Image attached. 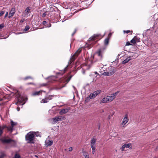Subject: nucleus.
Masks as SVG:
<instances>
[{
    "instance_id": "f257e3e1",
    "label": "nucleus",
    "mask_w": 158,
    "mask_h": 158,
    "mask_svg": "<svg viewBox=\"0 0 158 158\" xmlns=\"http://www.w3.org/2000/svg\"><path fill=\"white\" fill-rule=\"evenodd\" d=\"M35 135L33 133L29 132L27 133L25 136L26 139L27 141V143H33L34 142V138Z\"/></svg>"
},
{
    "instance_id": "f03ea898",
    "label": "nucleus",
    "mask_w": 158,
    "mask_h": 158,
    "mask_svg": "<svg viewBox=\"0 0 158 158\" xmlns=\"http://www.w3.org/2000/svg\"><path fill=\"white\" fill-rule=\"evenodd\" d=\"M109 71L108 72H104L102 73V75L104 76H110L114 74L116 71V68L110 66L109 67Z\"/></svg>"
},
{
    "instance_id": "7ed1b4c3",
    "label": "nucleus",
    "mask_w": 158,
    "mask_h": 158,
    "mask_svg": "<svg viewBox=\"0 0 158 158\" xmlns=\"http://www.w3.org/2000/svg\"><path fill=\"white\" fill-rule=\"evenodd\" d=\"M16 98L18 102L16 103V104H17V103L19 102L21 105H23L25 103L27 100V98L22 97L19 94L17 95Z\"/></svg>"
},
{
    "instance_id": "20e7f679",
    "label": "nucleus",
    "mask_w": 158,
    "mask_h": 158,
    "mask_svg": "<svg viewBox=\"0 0 158 158\" xmlns=\"http://www.w3.org/2000/svg\"><path fill=\"white\" fill-rule=\"evenodd\" d=\"M81 52V48H79L71 56L70 59L69 61V64H71V63L75 60V59Z\"/></svg>"
},
{
    "instance_id": "39448f33",
    "label": "nucleus",
    "mask_w": 158,
    "mask_h": 158,
    "mask_svg": "<svg viewBox=\"0 0 158 158\" xmlns=\"http://www.w3.org/2000/svg\"><path fill=\"white\" fill-rule=\"evenodd\" d=\"M66 119V117L64 116H56L52 118L53 121L52 124H54L56 123L59 121H62Z\"/></svg>"
},
{
    "instance_id": "423d86ee",
    "label": "nucleus",
    "mask_w": 158,
    "mask_h": 158,
    "mask_svg": "<svg viewBox=\"0 0 158 158\" xmlns=\"http://www.w3.org/2000/svg\"><path fill=\"white\" fill-rule=\"evenodd\" d=\"M101 92V90H98L94 92L93 93L90 94L89 95V97H87V99H92L93 98H95L98 94H99Z\"/></svg>"
},
{
    "instance_id": "0eeeda50",
    "label": "nucleus",
    "mask_w": 158,
    "mask_h": 158,
    "mask_svg": "<svg viewBox=\"0 0 158 158\" xmlns=\"http://www.w3.org/2000/svg\"><path fill=\"white\" fill-rule=\"evenodd\" d=\"M11 126H7V130L8 131L12 132L13 130V128L15 126L17 125V123L13 122L12 120L10 121Z\"/></svg>"
},
{
    "instance_id": "6e6552de",
    "label": "nucleus",
    "mask_w": 158,
    "mask_h": 158,
    "mask_svg": "<svg viewBox=\"0 0 158 158\" xmlns=\"http://www.w3.org/2000/svg\"><path fill=\"white\" fill-rule=\"evenodd\" d=\"M152 148L156 151H158V141L157 140L154 141L152 143Z\"/></svg>"
},
{
    "instance_id": "1a4fd4ad",
    "label": "nucleus",
    "mask_w": 158,
    "mask_h": 158,
    "mask_svg": "<svg viewBox=\"0 0 158 158\" xmlns=\"http://www.w3.org/2000/svg\"><path fill=\"white\" fill-rule=\"evenodd\" d=\"M0 140L1 141L2 143H9L11 142H14V141L11 139H0Z\"/></svg>"
},
{
    "instance_id": "9d476101",
    "label": "nucleus",
    "mask_w": 158,
    "mask_h": 158,
    "mask_svg": "<svg viewBox=\"0 0 158 158\" xmlns=\"http://www.w3.org/2000/svg\"><path fill=\"white\" fill-rule=\"evenodd\" d=\"M105 48L103 49H101L97 52L96 53L98 54V56L100 57L102 59V55L103 53L104 50L105 49Z\"/></svg>"
},
{
    "instance_id": "9b49d317",
    "label": "nucleus",
    "mask_w": 158,
    "mask_h": 158,
    "mask_svg": "<svg viewBox=\"0 0 158 158\" xmlns=\"http://www.w3.org/2000/svg\"><path fill=\"white\" fill-rule=\"evenodd\" d=\"M100 34H94L92 37H90L89 40V41H94L100 36Z\"/></svg>"
},
{
    "instance_id": "f8f14e48",
    "label": "nucleus",
    "mask_w": 158,
    "mask_h": 158,
    "mask_svg": "<svg viewBox=\"0 0 158 158\" xmlns=\"http://www.w3.org/2000/svg\"><path fill=\"white\" fill-rule=\"evenodd\" d=\"M69 110V109H63L61 110L59 112V114H60L62 115L66 113L67 112H68Z\"/></svg>"
},
{
    "instance_id": "ddd939ff",
    "label": "nucleus",
    "mask_w": 158,
    "mask_h": 158,
    "mask_svg": "<svg viewBox=\"0 0 158 158\" xmlns=\"http://www.w3.org/2000/svg\"><path fill=\"white\" fill-rule=\"evenodd\" d=\"M106 97L108 102L112 101L114 98V96H112L111 94L110 96H108Z\"/></svg>"
},
{
    "instance_id": "4468645a",
    "label": "nucleus",
    "mask_w": 158,
    "mask_h": 158,
    "mask_svg": "<svg viewBox=\"0 0 158 158\" xmlns=\"http://www.w3.org/2000/svg\"><path fill=\"white\" fill-rule=\"evenodd\" d=\"M5 128H6L7 129V126L6 125H3L2 126H0V137L3 133V130Z\"/></svg>"
},
{
    "instance_id": "2eb2a0df",
    "label": "nucleus",
    "mask_w": 158,
    "mask_h": 158,
    "mask_svg": "<svg viewBox=\"0 0 158 158\" xmlns=\"http://www.w3.org/2000/svg\"><path fill=\"white\" fill-rule=\"evenodd\" d=\"M128 119L127 117V115L126 114L125 115L123 120L122 123L124 125H125L128 122Z\"/></svg>"
},
{
    "instance_id": "dca6fc26",
    "label": "nucleus",
    "mask_w": 158,
    "mask_h": 158,
    "mask_svg": "<svg viewBox=\"0 0 158 158\" xmlns=\"http://www.w3.org/2000/svg\"><path fill=\"white\" fill-rule=\"evenodd\" d=\"M131 56H130L128 57H127L126 59L125 60H124L122 62V64H125L126 63H127L129 61H130V60L131 59Z\"/></svg>"
},
{
    "instance_id": "f3484780",
    "label": "nucleus",
    "mask_w": 158,
    "mask_h": 158,
    "mask_svg": "<svg viewBox=\"0 0 158 158\" xmlns=\"http://www.w3.org/2000/svg\"><path fill=\"white\" fill-rule=\"evenodd\" d=\"M45 143L47 146H51L52 144L53 141L52 140H48V141H46Z\"/></svg>"
},
{
    "instance_id": "a211bd4d",
    "label": "nucleus",
    "mask_w": 158,
    "mask_h": 158,
    "mask_svg": "<svg viewBox=\"0 0 158 158\" xmlns=\"http://www.w3.org/2000/svg\"><path fill=\"white\" fill-rule=\"evenodd\" d=\"M15 13V10H10L9 15V18H10V17L13 16Z\"/></svg>"
},
{
    "instance_id": "6ab92c4d",
    "label": "nucleus",
    "mask_w": 158,
    "mask_h": 158,
    "mask_svg": "<svg viewBox=\"0 0 158 158\" xmlns=\"http://www.w3.org/2000/svg\"><path fill=\"white\" fill-rule=\"evenodd\" d=\"M108 102V101L106 98V97L102 99V100L101 101L100 103H107Z\"/></svg>"
},
{
    "instance_id": "aec40b11",
    "label": "nucleus",
    "mask_w": 158,
    "mask_h": 158,
    "mask_svg": "<svg viewBox=\"0 0 158 158\" xmlns=\"http://www.w3.org/2000/svg\"><path fill=\"white\" fill-rule=\"evenodd\" d=\"M96 139L94 138H92L91 140L90 144L95 145Z\"/></svg>"
},
{
    "instance_id": "412c9836",
    "label": "nucleus",
    "mask_w": 158,
    "mask_h": 158,
    "mask_svg": "<svg viewBox=\"0 0 158 158\" xmlns=\"http://www.w3.org/2000/svg\"><path fill=\"white\" fill-rule=\"evenodd\" d=\"M48 102V101L46 98H45L43 99L40 101L41 103H46Z\"/></svg>"
},
{
    "instance_id": "4be33fe9",
    "label": "nucleus",
    "mask_w": 158,
    "mask_h": 158,
    "mask_svg": "<svg viewBox=\"0 0 158 158\" xmlns=\"http://www.w3.org/2000/svg\"><path fill=\"white\" fill-rule=\"evenodd\" d=\"M40 91H35L32 93V95L33 96L39 95H40Z\"/></svg>"
},
{
    "instance_id": "5701e85b",
    "label": "nucleus",
    "mask_w": 158,
    "mask_h": 158,
    "mask_svg": "<svg viewBox=\"0 0 158 158\" xmlns=\"http://www.w3.org/2000/svg\"><path fill=\"white\" fill-rule=\"evenodd\" d=\"M109 39L108 38L106 39L104 41V44L105 45H107L109 43Z\"/></svg>"
},
{
    "instance_id": "b1692460",
    "label": "nucleus",
    "mask_w": 158,
    "mask_h": 158,
    "mask_svg": "<svg viewBox=\"0 0 158 158\" xmlns=\"http://www.w3.org/2000/svg\"><path fill=\"white\" fill-rule=\"evenodd\" d=\"M134 38L135 40L136 43L140 42V38H139L137 37L136 36H135L134 37Z\"/></svg>"
},
{
    "instance_id": "393cba45",
    "label": "nucleus",
    "mask_w": 158,
    "mask_h": 158,
    "mask_svg": "<svg viewBox=\"0 0 158 158\" xmlns=\"http://www.w3.org/2000/svg\"><path fill=\"white\" fill-rule=\"evenodd\" d=\"M55 96L54 95H49L47 97H46L48 101L49 100H50L52 99V98L51 97H54Z\"/></svg>"
},
{
    "instance_id": "a878e982",
    "label": "nucleus",
    "mask_w": 158,
    "mask_h": 158,
    "mask_svg": "<svg viewBox=\"0 0 158 158\" xmlns=\"http://www.w3.org/2000/svg\"><path fill=\"white\" fill-rule=\"evenodd\" d=\"M135 40L134 38V37L131 40L130 42L132 44H135L136 43Z\"/></svg>"
},
{
    "instance_id": "bb28decb",
    "label": "nucleus",
    "mask_w": 158,
    "mask_h": 158,
    "mask_svg": "<svg viewBox=\"0 0 158 158\" xmlns=\"http://www.w3.org/2000/svg\"><path fill=\"white\" fill-rule=\"evenodd\" d=\"M124 147L126 148H129L130 147V146H131V143H126L124 144ZM132 147V146H131Z\"/></svg>"
},
{
    "instance_id": "cd10ccee",
    "label": "nucleus",
    "mask_w": 158,
    "mask_h": 158,
    "mask_svg": "<svg viewBox=\"0 0 158 158\" xmlns=\"http://www.w3.org/2000/svg\"><path fill=\"white\" fill-rule=\"evenodd\" d=\"M30 27L29 26L27 25L25 26V28L23 30V31H26L28 30L29 29Z\"/></svg>"
},
{
    "instance_id": "c85d7f7f",
    "label": "nucleus",
    "mask_w": 158,
    "mask_h": 158,
    "mask_svg": "<svg viewBox=\"0 0 158 158\" xmlns=\"http://www.w3.org/2000/svg\"><path fill=\"white\" fill-rule=\"evenodd\" d=\"M33 79V78L32 77H31L27 76V77H24L23 78V80H27L28 79Z\"/></svg>"
},
{
    "instance_id": "c756f323",
    "label": "nucleus",
    "mask_w": 158,
    "mask_h": 158,
    "mask_svg": "<svg viewBox=\"0 0 158 158\" xmlns=\"http://www.w3.org/2000/svg\"><path fill=\"white\" fill-rule=\"evenodd\" d=\"M120 92L119 91H118L117 92H115L114 93L111 94L112 96L114 95V98H115L116 96L117 95V94Z\"/></svg>"
},
{
    "instance_id": "7c9ffc66",
    "label": "nucleus",
    "mask_w": 158,
    "mask_h": 158,
    "mask_svg": "<svg viewBox=\"0 0 158 158\" xmlns=\"http://www.w3.org/2000/svg\"><path fill=\"white\" fill-rule=\"evenodd\" d=\"M20 156L19 154L16 153L15 154L14 158H20Z\"/></svg>"
},
{
    "instance_id": "2f4dec72",
    "label": "nucleus",
    "mask_w": 158,
    "mask_h": 158,
    "mask_svg": "<svg viewBox=\"0 0 158 158\" xmlns=\"http://www.w3.org/2000/svg\"><path fill=\"white\" fill-rule=\"evenodd\" d=\"M73 76L70 75L69 77L66 79V81L68 82L70 80L71 78Z\"/></svg>"
},
{
    "instance_id": "473e14b6",
    "label": "nucleus",
    "mask_w": 158,
    "mask_h": 158,
    "mask_svg": "<svg viewBox=\"0 0 158 158\" xmlns=\"http://www.w3.org/2000/svg\"><path fill=\"white\" fill-rule=\"evenodd\" d=\"M33 133L35 135V137L36 136V137H38V136H40V134L38 132H35Z\"/></svg>"
},
{
    "instance_id": "72a5a7b5",
    "label": "nucleus",
    "mask_w": 158,
    "mask_h": 158,
    "mask_svg": "<svg viewBox=\"0 0 158 158\" xmlns=\"http://www.w3.org/2000/svg\"><path fill=\"white\" fill-rule=\"evenodd\" d=\"M46 27L48 25L47 22L46 21H44L42 23Z\"/></svg>"
},
{
    "instance_id": "f704fd0d",
    "label": "nucleus",
    "mask_w": 158,
    "mask_h": 158,
    "mask_svg": "<svg viewBox=\"0 0 158 158\" xmlns=\"http://www.w3.org/2000/svg\"><path fill=\"white\" fill-rule=\"evenodd\" d=\"M86 153L84 152L83 155L85 156V158H89V155H85Z\"/></svg>"
},
{
    "instance_id": "c9c22d12",
    "label": "nucleus",
    "mask_w": 158,
    "mask_h": 158,
    "mask_svg": "<svg viewBox=\"0 0 158 158\" xmlns=\"http://www.w3.org/2000/svg\"><path fill=\"white\" fill-rule=\"evenodd\" d=\"M125 147H124V144L122 146V147L121 148V149L122 151H123L124 150V149L125 148Z\"/></svg>"
},
{
    "instance_id": "e433bc0d",
    "label": "nucleus",
    "mask_w": 158,
    "mask_h": 158,
    "mask_svg": "<svg viewBox=\"0 0 158 158\" xmlns=\"http://www.w3.org/2000/svg\"><path fill=\"white\" fill-rule=\"evenodd\" d=\"M126 45L129 46V45H133V44H130L129 42H127L126 43Z\"/></svg>"
},
{
    "instance_id": "4c0bfd02",
    "label": "nucleus",
    "mask_w": 158,
    "mask_h": 158,
    "mask_svg": "<svg viewBox=\"0 0 158 158\" xmlns=\"http://www.w3.org/2000/svg\"><path fill=\"white\" fill-rule=\"evenodd\" d=\"M53 6V7H52H52H50V9H51V8H52L53 9V10H55L56 9H57V10H58V8H57L56 7V6Z\"/></svg>"
},
{
    "instance_id": "58836bf2",
    "label": "nucleus",
    "mask_w": 158,
    "mask_h": 158,
    "mask_svg": "<svg viewBox=\"0 0 158 158\" xmlns=\"http://www.w3.org/2000/svg\"><path fill=\"white\" fill-rule=\"evenodd\" d=\"M131 32L130 30H127V31H124V33H126L127 34Z\"/></svg>"
},
{
    "instance_id": "ea45409f",
    "label": "nucleus",
    "mask_w": 158,
    "mask_h": 158,
    "mask_svg": "<svg viewBox=\"0 0 158 158\" xmlns=\"http://www.w3.org/2000/svg\"><path fill=\"white\" fill-rule=\"evenodd\" d=\"M25 21V19H22L20 21V23H22L23 22Z\"/></svg>"
},
{
    "instance_id": "a19ab883",
    "label": "nucleus",
    "mask_w": 158,
    "mask_h": 158,
    "mask_svg": "<svg viewBox=\"0 0 158 158\" xmlns=\"http://www.w3.org/2000/svg\"><path fill=\"white\" fill-rule=\"evenodd\" d=\"M5 156V155L3 154H2L0 155V158H4Z\"/></svg>"
},
{
    "instance_id": "79ce46f5",
    "label": "nucleus",
    "mask_w": 158,
    "mask_h": 158,
    "mask_svg": "<svg viewBox=\"0 0 158 158\" xmlns=\"http://www.w3.org/2000/svg\"><path fill=\"white\" fill-rule=\"evenodd\" d=\"M47 85V84L46 83H43L40 86H45Z\"/></svg>"
},
{
    "instance_id": "37998d69",
    "label": "nucleus",
    "mask_w": 158,
    "mask_h": 158,
    "mask_svg": "<svg viewBox=\"0 0 158 158\" xmlns=\"http://www.w3.org/2000/svg\"><path fill=\"white\" fill-rule=\"evenodd\" d=\"M4 27V25L2 24H0V29Z\"/></svg>"
},
{
    "instance_id": "c03bdc74",
    "label": "nucleus",
    "mask_w": 158,
    "mask_h": 158,
    "mask_svg": "<svg viewBox=\"0 0 158 158\" xmlns=\"http://www.w3.org/2000/svg\"><path fill=\"white\" fill-rule=\"evenodd\" d=\"M77 29H75V30L74 31V32L72 33V36H73L74 34L76 33V31H77Z\"/></svg>"
},
{
    "instance_id": "a18cd8bd",
    "label": "nucleus",
    "mask_w": 158,
    "mask_h": 158,
    "mask_svg": "<svg viewBox=\"0 0 158 158\" xmlns=\"http://www.w3.org/2000/svg\"><path fill=\"white\" fill-rule=\"evenodd\" d=\"M46 15V12L42 14V17H44Z\"/></svg>"
},
{
    "instance_id": "49530a36",
    "label": "nucleus",
    "mask_w": 158,
    "mask_h": 158,
    "mask_svg": "<svg viewBox=\"0 0 158 158\" xmlns=\"http://www.w3.org/2000/svg\"><path fill=\"white\" fill-rule=\"evenodd\" d=\"M4 13V12L3 11H2L0 13V16L2 15Z\"/></svg>"
},
{
    "instance_id": "de8ad7c7",
    "label": "nucleus",
    "mask_w": 158,
    "mask_h": 158,
    "mask_svg": "<svg viewBox=\"0 0 158 158\" xmlns=\"http://www.w3.org/2000/svg\"><path fill=\"white\" fill-rule=\"evenodd\" d=\"M51 26V23H48V24L47 25V26L46 27H50Z\"/></svg>"
},
{
    "instance_id": "09e8293b",
    "label": "nucleus",
    "mask_w": 158,
    "mask_h": 158,
    "mask_svg": "<svg viewBox=\"0 0 158 158\" xmlns=\"http://www.w3.org/2000/svg\"><path fill=\"white\" fill-rule=\"evenodd\" d=\"M69 151H71L73 150V148L72 147H70L69 148Z\"/></svg>"
},
{
    "instance_id": "8fccbe9b",
    "label": "nucleus",
    "mask_w": 158,
    "mask_h": 158,
    "mask_svg": "<svg viewBox=\"0 0 158 158\" xmlns=\"http://www.w3.org/2000/svg\"><path fill=\"white\" fill-rule=\"evenodd\" d=\"M8 15V12H6V13L5 15V18H6V17H7Z\"/></svg>"
},
{
    "instance_id": "3c124183",
    "label": "nucleus",
    "mask_w": 158,
    "mask_h": 158,
    "mask_svg": "<svg viewBox=\"0 0 158 158\" xmlns=\"http://www.w3.org/2000/svg\"><path fill=\"white\" fill-rule=\"evenodd\" d=\"M91 148H94L95 147V145H93V144H90Z\"/></svg>"
},
{
    "instance_id": "603ef678",
    "label": "nucleus",
    "mask_w": 158,
    "mask_h": 158,
    "mask_svg": "<svg viewBox=\"0 0 158 158\" xmlns=\"http://www.w3.org/2000/svg\"><path fill=\"white\" fill-rule=\"evenodd\" d=\"M40 91V93H41L42 92H43L45 93L46 92V91H44V90H41Z\"/></svg>"
},
{
    "instance_id": "864d4df0",
    "label": "nucleus",
    "mask_w": 158,
    "mask_h": 158,
    "mask_svg": "<svg viewBox=\"0 0 158 158\" xmlns=\"http://www.w3.org/2000/svg\"><path fill=\"white\" fill-rule=\"evenodd\" d=\"M92 150H95V147L94 148H92Z\"/></svg>"
},
{
    "instance_id": "5fc2aeb1",
    "label": "nucleus",
    "mask_w": 158,
    "mask_h": 158,
    "mask_svg": "<svg viewBox=\"0 0 158 158\" xmlns=\"http://www.w3.org/2000/svg\"><path fill=\"white\" fill-rule=\"evenodd\" d=\"M33 84L34 83H29L27 84L28 85H31Z\"/></svg>"
},
{
    "instance_id": "6e6d98bb",
    "label": "nucleus",
    "mask_w": 158,
    "mask_h": 158,
    "mask_svg": "<svg viewBox=\"0 0 158 158\" xmlns=\"http://www.w3.org/2000/svg\"><path fill=\"white\" fill-rule=\"evenodd\" d=\"M20 108L19 107H18L17 108V110L18 111H19L20 110Z\"/></svg>"
},
{
    "instance_id": "4d7b16f0",
    "label": "nucleus",
    "mask_w": 158,
    "mask_h": 158,
    "mask_svg": "<svg viewBox=\"0 0 158 158\" xmlns=\"http://www.w3.org/2000/svg\"><path fill=\"white\" fill-rule=\"evenodd\" d=\"M25 10H30V9H29V7H27L26 9H25Z\"/></svg>"
},
{
    "instance_id": "13d9d810",
    "label": "nucleus",
    "mask_w": 158,
    "mask_h": 158,
    "mask_svg": "<svg viewBox=\"0 0 158 158\" xmlns=\"http://www.w3.org/2000/svg\"><path fill=\"white\" fill-rule=\"evenodd\" d=\"M92 154H94L95 153V150H92Z\"/></svg>"
},
{
    "instance_id": "bf43d9fd",
    "label": "nucleus",
    "mask_w": 158,
    "mask_h": 158,
    "mask_svg": "<svg viewBox=\"0 0 158 158\" xmlns=\"http://www.w3.org/2000/svg\"><path fill=\"white\" fill-rule=\"evenodd\" d=\"M100 125H99V126H98V129H100Z\"/></svg>"
},
{
    "instance_id": "052dcab7",
    "label": "nucleus",
    "mask_w": 158,
    "mask_h": 158,
    "mask_svg": "<svg viewBox=\"0 0 158 158\" xmlns=\"http://www.w3.org/2000/svg\"><path fill=\"white\" fill-rule=\"evenodd\" d=\"M108 118L109 119H110V116H108Z\"/></svg>"
},
{
    "instance_id": "680f3d73",
    "label": "nucleus",
    "mask_w": 158,
    "mask_h": 158,
    "mask_svg": "<svg viewBox=\"0 0 158 158\" xmlns=\"http://www.w3.org/2000/svg\"><path fill=\"white\" fill-rule=\"evenodd\" d=\"M29 10H27V12H29Z\"/></svg>"
},
{
    "instance_id": "e2e57ef3",
    "label": "nucleus",
    "mask_w": 158,
    "mask_h": 158,
    "mask_svg": "<svg viewBox=\"0 0 158 158\" xmlns=\"http://www.w3.org/2000/svg\"><path fill=\"white\" fill-rule=\"evenodd\" d=\"M131 34H132V31H131Z\"/></svg>"
},
{
    "instance_id": "0e129e2a",
    "label": "nucleus",
    "mask_w": 158,
    "mask_h": 158,
    "mask_svg": "<svg viewBox=\"0 0 158 158\" xmlns=\"http://www.w3.org/2000/svg\"><path fill=\"white\" fill-rule=\"evenodd\" d=\"M78 10H82V9H79Z\"/></svg>"
},
{
    "instance_id": "69168bd1",
    "label": "nucleus",
    "mask_w": 158,
    "mask_h": 158,
    "mask_svg": "<svg viewBox=\"0 0 158 158\" xmlns=\"http://www.w3.org/2000/svg\"><path fill=\"white\" fill-rule=\"evenodd\" d=\"M13 9L12 8L11 9V10H13Z\"/></svg>"
},
{
    "instance_id": "338daca9",
    "label": "nucleus",
    "mask_w": 158,
    "mask_h": 158,
    "mask_svg": "<svg viewBox=\"0 0 158 158\" xmlns=\"http://www.w3.org/2000/svg\"><path fill=\"white\" fill-rule=\"evenodd\" d=\"M83 73H85V72H83Z\"/></svg>"
},
{
    "instance_id": "774afa93",
    "label": "nucleus",
    "mask_w": 158,
    "mask_h": 158,
    "mask_svg": "<svg viewBox=\"0 0 158 158\" xmlns=\"http://www.w3.org/2000/svg\"><path fill=\"white\" fill-rule=\"evenodd\" d=\"M20 34V33H18V34Z\"/></svg>"
}]
</instances>
